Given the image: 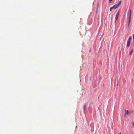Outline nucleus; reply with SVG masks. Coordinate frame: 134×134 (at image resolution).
I'll use <instances>...</instances> for the list:
<instances>
[{
    "instance_id": "14",
    "label": "nucleus",
    "mask_w": 134,
    "mask_h": 134,
    "mask_svg": "<svg viewBox=\"0 0 134 134\" xmlns=\"http://www.w3.org/2000/svg\"><path fill=\"white\" fill-rule=\"evenodd\" d=\"M133 39L134 41V34L133 35Z\"/></svg>"
},
{
    "instance_id": "4",
    "label": "nucleus",
    "mask_w": 134,
    "mask_h": 134,
    "mask_svg": "<svg viewBox=\"0 0 134 134\" xmlns=\"http://www.w3.org/2000/svg\"><path fill=\"white\" fill-rule=\"evenodd\" d=\"M118 16L119 15H116V16L115 17V22H116V20H117L118 18Z\"/></svg>"
},
{
    "instance_id": "2",
    "label": "nucleus",
    "mask_w": 134,
    "mask_h": 134,
    "mask_svg": "<svg viewBox=\"0 0 134 134\" xmlns=\"http://www.w3.org/2000/svg\"><path fill=\"white\" fill-rule=\"evenodd\" d=\"M130 41H127V46L128 47H129L130 46Z\"/></svg>"
},
{
    "instance_id": "16",
    "label": "nucleus",
    "mask_w": 134,
    "mask_h": 134,
    "mask_svg": "<svg viewBox=\"0 0 134 134\" xmlns=\"http://www.w3.org/2000/svg\"><path fill=\"white\" fill-rule=\"evenodd\" d=\"M133 126L134 127V122L133 123Z\"/></svg>"
},
{
    "instance_id": "6",
    "label": "nucleus",
    "mask_w": 134,
    "mask_h": 134,
    "mask_svg": "<svg viewBox=\"0 0 134 134\" xmlns=\"http://www.w3.org/2000/svg\"><path fill=\"white\" fill-rule=\"evenodd\" d=\"M86 105L85 104L84 105L83 109H84V111H85V108H86Z\"/></svg>"
},
{
    "instance_id": "20",
    "label": "nucleus",
    "mask_w": 134,
    "mask_h": 134,
    "mask_svg": "<svg viewBox=\"0 0 134 134\" xmlns=\"http://www.w3.org/2000/svg\"><path fill=\"white\" fill-rule=\"evenodd\" d=\"M129 116V115H128L127 116Z\"/></svg>"
},
{
    "instance_id": "3",
    "label": "nucleus",
    "mask_w": 134,
    "mask_h": 134,
    "mask_svg": "<svg viewBox=\"0 0 134 134\" xmlns=\"http://www.w3.org/2000/svg\"><path fill=\"white\" fill-rule=\"evenodd\" d=\"M129 114V111L126 110H125V115L126 116V114Z\"/></svg>"
},
{
    "instance_id": "1",
    "label": "nucleus",
    "mask_w": 134,
    "mask_h": 134,
    "mask_svg": "<svg viewBox=\"0 0 134 134\" xmlns=\"http://www.w3.org/2000/svg\"><path fill=\"white\" fill-rule=\"evenodd\" d=\"M121 1H120L119 3L117 4H115L111 7L113 9H115L117 8L120 5H121Z\"/></svg>"
},
{
    "instance_id": "12",
    "label": "nucleus",
    "mask_w": 134,
    "mask_h": 134,
    "mask_svg": "<svg viewBox=\"0 0 134 134\" xmlns=\"http://www.w3.org/2000/svg\"><path fill=\"white\" fill-rule=\"evenodd\" d=\"M113 9V8H112V7H111L110 8V11L111 12L112 11V9Z\"/></svg>"
},
{
    "instance_id": "11",
    "label": "nucleus",
    "mask_w": 134,
    "mask_h": 134,
    "mask_svg": "<svg viewBox=\"0 0 134 134\" xmlns=\"http://www.w3.org/2000/svg\"><path fill=\"white\" fill-rule=\"evenodd\" d=\"M129 15H131V9L130 10V13Z\"/></svg>"
},
{
    "instance_id": "13",
    "label": "nucleus",
    "mask_w": 134,
    "mask_h": 134,
    "mask_svg": "<svg viewBox=\"0 0 134 134\" xmlns=\"http://www.w3.org/2000/svg\"><path fill=\"white\" fill-rule=\"evenodd\" d=\"M113 0H109V3H110Z\"/></svg>"
},
{
    "instance_id": "10",
    "label": "nucleus",
    "mask_w": 134,
    "mask_h": 134,
    "mask_svg": "<svg viewBox=\"0 0 134 134\" xmlns=\"http://www.w3.org/2000/svg\"><path fill=\"white\" fill-rule=\"evenodd\" d=\"M120 10H119L117 12L116 15H119V14Z\"/></svg>"
},
{
    "instance_id": "9",
    "label": "nucleus",
    "mask_w": 134,
    "mask_h": 134,
    "mask_svg": "<svg viewBox=\"0 0 134 134\" xmlns=\"http://www.w3.org/2000/svg\"><path fill=\"white\" fill-rule=\"evenodd\" d=\"M130 22H131V20H129L128 24V26L129 28V25H130Z\"/></svg>"
},
{
    "instance_id": "5",
    "label": "nucleus",
    "mask_w": 134,
    "mask_h": 134,
    "mask_svg": "<svg viewBox=\"0 0 134 134\" xmlns=\"http://www.w3.org/2000/svg\"><path fill=\"white\" fill-rule=\"evenodd\" d=\"M131 39L132 37H131V36H130L128 39V41H131Z\"/></svg>"
},
{
    "instance_id": "8",
    "label": "nucleus",
    "mask_w": 134,
    "mask_h": 134,
    "mask_svg": "<svg viewBox=\"0 0 134 134\" xmlns=\"http://www.w3.org/2000/svg\"><path fill=\"white\" fill-rule=\"evenodd\" d=\"M131 15H129V20H131Z\"/></svg>"
},
{
    "instance_id": "17",
    "label": "nucleus",
    "mask_w": 134,
    "mask_h": 134,
    "mask_svg": "<svg viewBox=\"0 0 134 134\" xmlns=\"http://www.w3.org/2000/svg\"><path fill=\"white\" fill-rule=\"evenodd\" d=\"M118 83H117V86H118Z\"/></svg>"
},
{
    "instance_id": "19",
    "label": "nucleus",
    "mask_w": 134,
    "mask_h": 134,
    "mask_svg": "<svg viewBox=\"0 0 134 134\" xmlns=\"http://www.w3.org/2000/svg\"><path fill=\"white\" fill-rule=\"evenodd\" d=\"M89 51L90 52V50H89Z\"/></svg>"
},
{
    "instance_id": "18",
    "label": "nucleus",
    "mask_w": 134,
    "mask_h": 134,
    "mask_svg": "<svg viewBox=\"0 0 134 134\" xmlns=\"http://www.w3.org/2000/svg\"><path fill=\"white\" fill-rule=\"evenodd\" d=\"M118 134H121V133H118Z\"/></svg>"
},
{
    "instance_id": "7",
    "label": "nucleus",
    "mask_w": 134,
    "mask_h": 134,
    "mask_svg": "<svg viewBox=\"0 0 134 134\" xmlns=\"http://www.w3.org/2000/svg\"><path fill=\"white\" fill-rule=\"evenodd\" d=\"M133 50H132L130 52L129 55H131L132 53L133 52Z\"/></svg>"
},
{
    "instance_id": "15",
    "label": "nucleus",
    "mask_w": 134,
    "mask_h": 134,
    "mask_svg": "<svg viewBox=\"0 0 134 134\" xmlns=\"http://www.w3.org/2000/svg\"><path fill=\"white\" fill-rule=\"evenodd\" d=\"M98 3H97V8H98Z\"/></svg>"
}]
</instances>
